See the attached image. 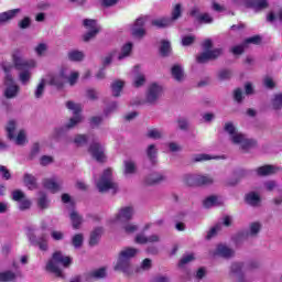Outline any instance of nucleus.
<instances>
[{
  "instance_id": "nucleus-1",
  "label": "nucleus",
  "mask_w": 282,
  "mask_h": 282,
  "mask_svg": "<svg viewBox=\"0 0 282 282\" xmlns=\"http://www.w3.org/2000/svg\"><path fill=\"white\" fill-rule=\"evenodd\" d=\"M137 248L126 247L121 249L117 254V261L113 265L115 272H122L126 276H131L133 274V264L131 263V259L138 256Z\"/></svg>"
},
{
  "instance_id": "nucleus-2",
  "label": "nucleus",
  "mask_w": 282,
  "mask_h": 282,
  "mask_svg": "<svg viewBox=\"0 0 282 282\" xmlns=\"http://www.w3.org/2000/svg\"><path fill=\"white\" fill-rule=\"evenodd\" d=\"M58 265H63V268H69L72 265V258L69 256L63 254L62 251H55L52 256V259L46 264V270L58 276L59 279H64L65 274H63V269Z\"/></svg>"
},
{
  "instance_id": "nucleus-3",
  "label": "nucleus",
  "mask_w": 282,
  "mask_h": 282,
  "mask_svg": "<svg viewBox=\"0 0 282 282\" xmlns=\"http://www.w3.org/2000/svg\"><path fill=\"white\" fill-rule=\"evenodd\" d=\"M12 64H4L2 66L3 72L6 73L4 77V90L3 96L7 100H12L17 98L21 91V87L14 83V78L10 74L12 72Z\"/></svg>"
},
{
  "instance_id": "nucleus-4",
  "label": "nucleus",
  "mask_w": 282,
  "mask_h": 282,
  "mask_svg": "<svg viewBox=\"0 0 282 282\" xmlns=\"http://www.w3.org/2000/svg\"><path fill=\"white\" fill-rule=\"evenodd\" d=\"M96 186L99 193H109V191H112V195L118 193V183L113 181V170L111 167L104 170L99 180L96 181Z\"/></svg>"
},
{
  "instance_id": "nucleus-5",
  "label": "nucleus",
  "mask_w": 282,
  "mask_h": 282,
  "mask_svg": "<svg viewBox=\"0 0 282 282\" xmlns=\"http://www.w3.org/2000/svg\"><path fill=\"white\" fill-rule=\"evenodd\" d=\"M82 122L83 116H74L64 126L54 128L51 138L55 140V142H61V140L67 138L69 131L76 129L77 124H80Z\"/></svg>"
},
{
  "instance_id": "nucleus-6",
  "label": "nucleus",
  "mask_w": 282,
  "mask_h": 282,
  "mask_svg": "<svg viewBox=\"0 0 282 282\" xmlns=\"http://www.w3.org/2000/svg\"><path fill=\"white\" fill-rule=\"evenodd\" d=\"M12 58H13V65L18 70L32 69V67H36V62L33 59L31 61L25 59V57H23L20 51H14Z\"/></svg>"
},
{
  "instance_id": "nucleus-7",
  "label": "nucleus",
  "mask_w": 282,
  "mask_h": 282,
  "mask_svg": "<svg viewBox=\"0 0 282 282\" xmlns=\"http://www.w3.org/2000/svg\"><path fill=\"white\" fill-rule=\"evenodd\" d=\"M229 279L236 282H246V273H243V262H234L229 267Z\"/></svg>"
},
{
  "instance_id": "nucleus-8",
  "label": "nucleus",
  "mask_w": 282,
  "mask_h": 282,
  "mask_svg": "<svg viewBox=\"0 0 282 282\" xmlns=\"http://www.w3.org/2000/svg\"><path fill=\"white\" fill-rule=\"evenodd\" d=\"M162 86L158 85L156 83L151 84L148 88L145 100L149 105H155L160 98H162Z\"/></svg>"
},
{
  "instance_id": "nucleus-9",
  "label": "nucleus",
  "mask_w": 282,
  "mask_h": 282,
  "mask_svg": "<svg viewBox=\"0 0 282 282\" xmlns=\"http://www.w3.org/2000/svg\"><path fill=\"white\" fill-rule=\"evenodd\" d=\"M89 153L97 162H105L106 160L105 147L98 141H93V144L89 147Z\"/></svg>"
},
{
  "instance_id": "nucleus-10",
  "label": "nucleus",
  "mask_w": 282,
  "mask_h": 282,
  "mask_svg": "<svg viewBox=\"0 0 282 282\" xmlns=\"http://www.w3.org/2000/svg\"><path fill=\"white\" fill-rule=\"evenodd\" d=\"M229 140L232 142V144H239L245 151L246 149H250V147H252V140L246 138V134L239 131L229 138Z\"/></svg>"
},
{
  "instance_id": "nucleus-11",
  "label": "nucleus",
  "mask_w": 282,
  "mask_h": 282,
  "mask_svg": "<svg viewBox=\"0 0 282 282\" xmlns=\"http://www.w3.org/2000/svg\"><path fill=\"white\" fill-rule=\"evenodd\" d=\"M31 246H37L43 252L47 251V235L43 234L41 237H36L34 234L28 236Z\"/></svg>"
},
{
  "instance_id": "nucleus-12",
  "label": "nucleus",
  "mask_w": 282,
  "mask_h": 282,
  "mask_svg": "<svg viewBox=\"0 0 282 282\" xmlns=\"http://www.w3.org/2000/svg\"><path fill=\"white\" fill-rule=\"evenodd\" d=\"M42 184L43 187L46 188V191H51V193H58L63 188V181L57 180L56 177L44 178Z\"/></svg>"
},
{
  "instance_id": "nucleus-13",
  "label": "nucleus",
  "mask_w": 282,
  "mask_h": 282,
  "mask_svg": "<svg viewBox=\"0 0 282 282\" xmlns=\"http://www.w3.org/2000/svg\"><path fill=\"white\" fill-rule=\"evenodd\" d=\"M135 215V209L133 206H126L119 209V213L116 216L117 221H131Z\"/></svg>"
},
{
  "instance_id": "nucleus-14",
  "label": "nucleus",
  "mask_w": 282,
  "mask_h": 282,
  "mask_svg": "<svg viewBox=\"0 0 282 282\" xmlns=\"http://www.w3.org/2000/svg\"><path fill=\"white\" fill-rule=\"evenodd\" d=\"M260 232H261V223L256 221V223H251L249 225V229L241 231L239 236L242 239H250V237H258Z\"/></svg>"
},
{
  "instance_id": "nucleus-15",
  "label": "nucleus",
  "mask_w": 282,
  "mask_h": 282,
  "mask_svg": "<svg viewBox=\"0 0 282 282\" xmlns=\"http://www.w3.org/2000/svg\"><path fill=\"white\" fill-rule=\"evenodd\" d=\"M17 279H23V271L17 270L15 272L12 270H7L0 272V282H13Z\"/></svg>"
},
{
  "instance_id": "nucleus-16",
  "label": "nucleus",
  "mask_w": 282,
  "mask_h": 282,
  "mask_svg": "<svg viewBox=\"0 0 282 282\" xmlns=\"http://www.w3.org/2000/svg\"><path fill=\"white\" fill-rule=\"evenodd\" d=\"M162 182H166V175L161 172H152L145 177L148 186H155V184H162Z\"/></svg>"
},
{
  "instance_id": "nucleus-17",
  "label": "nucleus",
  "mask_w": 282,
  "mask_h": 282,
  "mask_svg": "<svg viewBox=\"0 0 282 282\" xmlns=\"http://www.w3.org/2000/svg\"><path fill=\"white\" fill-rule=\"evenodd\" d=\"M21 9H12L0 13V25H6L12 19H17L18 14H21Z\"/></svg>"
},
{
  "instance_id": "nucleus-18",
  "label": "nucleus",
  "mask_w": 282,
  "mask_h": 282,
  "mask_svg": "<svg viewBox=\"0 0 282 282\" xmlns=\"http://www.w3.org/2000/svg\"><path fill=\"white\" fill-rule=\"evenodd\" d=\"M45 80L47 85L56 87V89H63L65 85V80L58 74H48Z\"/></svg>"
},
{
  "instance_id": "nucleus-19",
  "label": "nucleus",
  "mask_w": 282,
  "mask_h": 282,
  "mask_svg": "<svg viewBox=\"0 0 282 282\" xmlns=\"http://www.w3.org/2000/svg\"><path fill=\"white\" fill-rule=\"evenodd\" d=\"M216 254L218 257H223V259H232L235 257V250L225 245H218L216 248Z\"/></svg>"
},
{
  "instance_id": "nucleus-20",
  "label": "nucleus",
  "mask_w": 282,
  "mask_h": 282,
  "mask_svg": "<svg viewBox=\"0 0 282 282\" xmlns=\"http://www.w3.org/2000/svg\"><path fill=\"white\" fill-rule=\"evenodd\" d=\"M172 78L176 80V83H184V67L180 64H175L171 68Z\"/></svg>"
},
{
  "instance_id": "nucleus-21",
  "label": "nucleus",
  "mask_w": 282,
  "mask_h": 282,
  "mask_svg": "<svg viewBox=\"0 0 282 282\" xmlns=\"http://www.w3.org/2000/svg\"><path fill=\"white\" fill-rule=\"evenodd\" d=\"M279 171V167L274 166V165H263L260 166L256 170L257 175H259V177H265L268 175H274V173H276Z\"/></svg>"
},
{
  "instance_id": "nucleus-22",
  "label": "nucleus",
  "mask_w": 282,
  "mask_h": 282,
  "mask_svg": "<svg viewBox=\"0 0 282 282\" xmlns=\"http://www.w3.org/2000/svg\"><path fill=\"white\" fill-rule=\"evenodd\" d=\"M102 232H105V229L102 227H96L91 231L89 242H88L90 248H94V246H98L100 241V237H102Z\"/></svg>"
},
{
  "instance_id": "nucleus-23",
  "label": "nucleus",
  "mask_w": 282,
  "mask_h": 282,
  "mask_svg": "<svg viewBox=\"0 0 282 282\" xmlns=\"http://www.w3.org/2000/svg\"><path fill=\"white\" fill-rule=\"evenodd\" d=\"M23 184L29 188V191H36L39 188V184L36 183V176L25 173L23 175Z\"/></svg>"
},
{
  "instance_id": "nucleus-24",
  "label": "nucleus",
  "mask_w": 282,
  "mask_h": 282,
  "mask_svg": "<svg viewBox=\"0 0 282 282\" xmlns=\"http://www.w3.org/2000/svg\"><path fill=\"white\" fill-rule=\"evenodd\" d=\"M268 0H249V4L247 8H251L254 12H261L268 8Z\"/></svg>"
},
{
  "instance_id": "nucleus-25",
  "label": "nucleus",
  "mask_w": 282,
  "mask_h": 282,
  "mask_svg": "<svg viewBox=\"0 0 282 282\" xmlns=\"http://www.w3.org/2000/svg\"><path fill=\"white\" fill-rule=\"evenodd\" d=\"M37 195V207L40 210H47V208H50V198H47V194L41 191Z\"/></svg>"
},
{
  "instance_id": "nucleus-26",
  "label": "nucleus",
  "mask_w": 282,
  "mask_h": 282,
  "mask_svg": "<svg viewBox=\"0 0 282 282\" xmlns=\"http://www.w3.org/2000/svg\"><path fill=\"white\" fill-rule=\"evenodd\" d=\"M145 153L151 164H158V147L155 144L148 145Z\"/></svg>"
},
{
  "instance_id": "nucleus-27",
  "label": "nucleus",
  "mask_w": 282,
  "mask_h": 282,
  "mask_svg": "<svg viewBox=\"0 0 282 282\" xmlns=\"http://www.w3.org/2000/svg\"><path fill=\"white\" fill-rule=\"evenodd\" d=\"M152 25L154 28H159V30H164V28H171V25H173V22L171 21V18H161L152 20Z\"/></svg>"
},
{
  "instance_id": "nucleus-28",
  "label": "nucleus",
  "mask_w": 282,
  "mask_h": 282,
  "mask_svg": "<svg viewBox=\"0 0 282 282\" xmlns=\"http://www.w3.org/2000/svg\"><path fill=\"white\" fill-rule=\"evenodd\" d=\"M246 203L249 204V206H259V204H261V196L256 192H250L246 195Z\"/></svg>"
},
{
  "instance_id": "nucleus-29",
  "label": "nucleus",
  "mask_w": 282,
  "mask_h": 282,
  "mask_svg": "<svg viewBox=\"0 0 282 282\" xmlns=\"http://www.w3.org/2000/svg\"><path fill=\"white\" fill-rule=\"evenodd\" d=\"M204 208H213L215 206H221L219 198L215 195L208 196L203 200Z\"/></svg>"
},
{
  "instance_id": "nucleus-30",
  "label": "nucleus",
  "mask_w": 282,
  "mask_h": 282,
  "mask_svg": "<svg viewBox=\"0 0 282 282\" xmlns=\"http://www.w3.org/2000/svg\"><path fill=\"white\" fill-rule=\"evenodd\" d=\"M110 87H111V93H112L113 98H119L120 91H122V89L124 87V83L122 80L118 79V80H115Z\"/></svg>"
},
{
  "instance_id": "nucleus-31",
  "label": "nucleus",
  "mask_w": 282,
  "mask_h": 282,
  "mask_svg": "<svg viewBox=\"0 0 282 282\" xmlns=\"http://www.w3.org/2000/svg\"><path fill=\"white\" fill-rule=\"evenodd\" d=\"M69 217H70V221L73 224V228L75 230H78V228H80V224H83V216H80L78 214V212L76 210H73L70 214H69Z\"/></svg>"
},
{
  "instance_id": "nucleus-32",
  "label": "nucleus",
  "mask_w": 282,
  "mask_h": 282,
  "mask_svg": "<svg viewBox=\"0 0 282 282\" xmlns=\"http://www.w3.org/2000/svg\"><path fill=\"white\" fill-rule=\"evenodd\" d=\"M215 184V178L208 174H198V186H213Z\"/></svg>"
},
{
  "instance_id": "nucleus-33",
  "label": "nucleus",
  "mask_w": 282,
  "mask_h": 282,
  "mask_svg": "<svg viewBox=\"0 0 282 282\" xmlns=\"http://www.w3.org/2000/svg\"><path fill=\"white\" fill-rule=\"evenodd\" d=\"M133 50V43L129 42L124 44L121 48V53L118 56V61H122L129 56H131V51Z\"/></svg>"
},
{
  "instance_id": "nucleus-34",
  "label": "nucleus",
  "mask_w": 282,
  "mask_h": 282,
  "mask_svg": "<svg viewBox=\"0 0 282 282\" xmlns=\"http://www.w3.org/2000/svg\"><path fill=\"white\" fill-rule=\"evenodd\" d=\"M183 182L186 186H198V174H185Z\"/></svg>"
},
{
  "instance_id": "nucleus-35",
  "label": "nucleus",
  "mask_w": 282,
  "mask_h": 282,
  "mask_svg": "<svg viewBox=\"0 0 282 282\" xmlns=\"http://www.w3.org/2000/svg\"><path fill=\"white\" fill-rule=\"evenodd\" d=\"M123 173L124 175H135V171H137V166H135V162L131 161V160H127L123 162Z\"/></svg>"
},
{
  "instance_id": "nucleus-36",
  "label": "nucleus",
  "mask_w": 282,
  "mask_h": 282,
  "mask_svg": "<svg viewBox=\"0 0 282 282\" xmlns=\"http://www.w3.org/2000/svg\"><path fill=\"white\" fill-rule=\"evenodd\" d=\"M31 78L32 73L30 72V68L20 69L19 80L22 83V85H28Z\"/></svg>"
},
{
  "instance_id": "nucleus-37",
  "label": "nucleus",
  "mask_w": 282,
  "mask_h": 282,
  "mask_svg": "<svg viewBox=\"0 0 282 282\" xmlns=\"http://www.w3.org/2000/svg\"><path fill=\"white\" fill-rule=\"evenodd\" d=\"M88 279H105L107 270L105 268L96 269L87 274Z\"/></svg>"
},
{
  "instance_id": "nucleus-38",
  "label": "nucleus",
  "mask_w": 282,
  "mask_h": 282,
  "mask_svg": "<svg viewBox=\"0 0 282 282\" xmlns=\"http://www.w3.org/2000/svg\"><path fill=\"white\" fill-rule=\"evenodd\" d=\"M217 78L220 82L230 80V78H232V70L228 68H223L217 72Z\"/></svg>"
},
{
  "instance_id": "nucleus-39",
  "label": "nucleus",
  "mask_w": 282,
  "mask_h": 282,
  "mask_svg": "<svg viewBox=\"0 0 282 282\" xmlns=\"http://www.w3.org/2000/svg\"><path fill=\"white\" fill-rule=\"evenodd\" d=\"M182 18V4L177 3L174 6L172 13H171V22L172 24L175 23V21H177V19Z\"/></svg>"
},
{
  "instance_id": "nucleus-40",
  "label": "nucleus",
  "mask_w": 282,
  "mask_h": 282,
  "mask_svg": "<svg viewBox=\"0 0 282 282\" xmlns=\"http://www.w3.org/2000/svg\"><path fill=\"white\" fill-rule=\"evenodd\" d=\"M147 137L151 140H162V138H164V133L160 129L153 128L148 131Z\"/></svg>"
},
{
  "instance_id": "nucleus-41",
  "label": "nucleus",
  "mask_w": 282,
  "mask_h": 282,
  "mask_svg": "<svg viewBox=\"0 0 282 282\" xmlns=\"http://www.w3.org/2000/svg\"><path fill=\"white\" fill-rule=\"evenodd\" d=\"M161 56H169L171 54V42L169 40H162L160 46Z\"/></svg>"
},
{
  "instance_id": "nucleus-42",
  "label": "nucleus",
  "mask_w": 282,
  "mask_h": 282,
  "mask_svg": "<svg viewBox=\"0 0 282 282\" xmlns=\"http://www.w3.org/2000/svg\"><path fill=\"white\" fill-rule=\"evenodd\" d=\"M122 230L126 232V235H133V232H138V230H140V226L133 223H126L122 226Z\"/></svg>"
},
{
  "instance_id": "nucleus-43",
  "label": "nucleus",
  "mask_w": 282,
  "mask_h": 282,
  "mask_svg": "<svg viewBox=\"0 0 282 282\" xmlns=\"http://www.w3.org/2000/svg\"><path fill=\"white\" fill-rule=\"evenodd\" d=\"M84 242H85V236H83V234H77L72 238V246L76 249L83 248Z\"/></svg>"
},
{
  "instance_id": "nucleus-44",
  "label": "nucleus",
  "mask_w": 282,
  "mask_h": 282,
  "mask_svg": "<svg viewBox=\"0 0 282 282\" xmlns=\"http://www.w3.org/2000/svg\"><path fill=\"white\" fill-rule=\"evenodd\" d=\"M45 83H46L45 79H41V82L36 86L35 91H34V97L36 99L43 98V95L45 94Z\"/></svg>"
},
{
  "instance_id": "nucleus-45",
  "label": "nucleus",
  "mask_w": 282,
  "mask_h": 282,
  "mask_svg": "<svg viewBox=\"0 0 282 282\" xmlns=\"http://www.w3.org/2000/svg\"><path fill=\"white\" fill-rule=\"evenodd\" d=\"M66 107L69 111H73L74 116H80V111H83L80 104H76L74 101H67Z\"/></svg>"
},
{
  "instance_id": "nucleus-46",
  "label": "nucleus",
  "mask_w": 282,
  "mask_h": 282,
  "mask_svg": "<svg viewBox=\"0 0 282 282\" xmlns=\"http://www.w3.org/2000/svg\"><path fill=\"white\" fill-rule=\"evenodd\" d=\"M176 123L181 131H187L188 127H191L188 118H186V117H178L176 120Z\"/></svg>"
},
{
  "instance_id": "nucleus-47",
  "label": "nucleus",
  "mask_w": 282,
  "mask_h": 282,
  "mask_svg": "<svg viewBox=\"0 0 282 282\" xmlns=\"http://www.w3.org/2000/svg\"><path fill=\"white\" fill-rule=\"evenodd\" d=\"M83 25L84 28H86L87 30L91 31V30H100V26H98V22L94 19H85L83 21Z\"/></svg>"
},
{
  "instance_id": "nucleus-48",
  "label": "nucleus",
  "mask_w": 282,
  "mask_h": 282,
  "mask_svg": "<svg viewBox=\"0 0 282 282\" xmlns=\"http://www.w3.org/2000/svg\"><path fill=\"white\" fill-rule=\"evenodd\" d=\"M68 58L73 62H80L85 58V53L82 51H70L68 52Z\"/></svg>"
},
{
  "instance_id": "nucleus-49",
  "label": "nucleus",
  "mask_w": 282,
  "mask_h": 282,
  "mask_svg": "<svg viewBox=\"0 0 282 282\" xmlns=\"http://www.w3.org/2000/svg\"><path fill=\"white\" fill-rule=\"evenodd\" d=\"M219 230H221L220 223L216 224L214 227L210 228V230L207 232L205 239H207V241H210V239H213V237H217V234L219 232Z\"/></svg>"
},
{
  "instance_id": "nucleus-50",
  "label": "nucleus",
  "mask_w": 282,
  "mask_h": 282,
  "mask_svg": "<svg viewBox=\"0 0 282 282\" xmlns=\"http://www.w3.org/2000/svg\"><path fill=\"white\" fill-rule=\"evenodd\" d=\"M192 261H195V253L185 254L180 260L178 268H184V265H187V263H191Z\"/></svg>"
},
{
  "instance_id": "nucleus-51",
  "label": "nucleus",
  "mask_w": 282,
  "mask_h": 282,
  "mask_svg": "<svg viewBox=\"0 0 282 282\" xmlns=\"http://www.w3.org/2000/svg\"><path fill=\"white\" fill-rule=\"evenodd\" d=\"M32 26V18L24 17L22 20L18 22V28L20 30H28V28Z\"/></svg>"
},
{
  "instance_id": "nucleus-52",
  "label": "nucleus",
  "mask_w": 282,
  "mask_h": 282,
  "mask_svg": "<svg viewBox=\"0 0 282 282\" xmlns=\"http://www.w3.org/2000/svg\"><path fill=\"white\" fill-rule=\"evenodd\" d=\"M89 140V135L87 134H77L74 139V143L77 144V147H85Z\"/></svg>"
},
{
  "instance_id": "nucleus-53",
  "label": "nucleus",
  "mask_w": 282,
  "mask_h": 282,
  "mask_svg": "<svg viewBox=\"0 0 282 282\" xmlns=\"http://www.w3.org/2000/svg\"><path fill=\"white\" fill-rule=\"evenodd\" d=\"M197 21L198 23H205V24H210L215 19L210 13H202L200 15H197Z\"/></svg>"
},
{
  "instance_id": "nucleus-54",
  "label": "nucleus",
  "mask_w": 282,
  "mask_h": 282,
  "mask_svg": "<svg viewBox=\"0 0 282 282\" xmlns=\"http://www.w3.org/2000/svg\"><path fill=\"white\" fill-rule=\"evenodd\" d=\"M14 131H17V122L9 121V123L7 126V133H8L9 140H14V138H15Z\"/></svg>"
},
{
  "instance_id": "nucleus-55",
  "label": "nucleus",
  "mask_w": 282,
  "mask_h": 282,
  "mask_svg": "<svg viewBox=\"0 0 282 282\" xmlns=\"http://www.w3.org/2000/svg\"><path fill=\"white\" fill-rule=\"evenodd\" d=\"M224 131L228 133L229 138H231L234 134L238 132L237 127H235V123H232V121L225 123Z\"/></svg>"
},
{
  "instance_id": "nucleus-56",
  "label": "nucleus",
  "mask_w": 282,
  "mask_h": 282,
  "mask_svg": "<svg viewBox=\"0 0 282 282\" xmlns=\"http://www.w3.org/2000/svg\"><path fill=\"white\" fill-rule=\"evenodd\" d=\"M98 32H100V29L90 30L89 32L83 35V41L85 43H89V41L96 39Z\"/></svg>"
},
{
  "instance_id": "nucleus-57",
  "label": "nucleus",
  "mask_w": 282,
  "mask_h": 282,
  "mask_svg": "<svg viewBox=\"0 0 282 282\" xmlns=\"http://www.w3.org/2000/svg\"><path fill=\"white\" fill-rule=\"evenodd\" d=\"M265 89H274L276 87V82L271 76H265L262 80Z\"/></svg>"
},
{
  "instance_id": "nucleus-58",
  "label": "nucleus",
  "mask_w": 282,
  "mask_h": 282,
  "mask_svg": "<svg viewBox=\"0 0 282 282\" xmlns=\"http://www.w3.org/2000/svg\"><path fill=\"white\" fill-rule=\"evenodd\" d=\"M116 111H118V104L117 101H111L104 110V113L105 116H111Z\"/></svg>"
},
{
  "instance_id": "nucleus-59",
  "label": "nucleus",
  "mask_w": 282,
  "mask_h": 282,
  "mask_svg": "<svg viewBox=\"0 0 282 282\" xmlns=\"http://www.w3.org/2000/svg\"><path fill=\"white\" fill-rule=\"evenodd\" d=\"M215 158L209 154H195L192 158V162H207L208 160H214Z\"/></svg>"
},
{
  "instance_id": "nucleus-60",
  "label": "nucleus",
  "mask_w": 282,
  "mask_h": 282,
  "mask_svg": "<svg viewBox=\"0 0 282 282\" xmlns=\"http://www.w3.org/2000/svg\"><path fill=\"white\" fill-rule=\"evenodd\" d=\"M208 61H212L208 51H205L196 56V62L199 64L208 63Z\"/></svg>"
},
{
  "instance_id": "nucleus-61",
  "label": "nucleus",
  "mask_w": 282,
  "mask_h": 282,
  "mask_svg": "<svg viewBox=\"0 0 282 282\" xmlns=\"http://www.w3.org/2000/svg\"><path fill=\"white\" fill-rule=\"evenodd\" d=\"M261 43V36L260 35H254L251 37H248L245 40L243 45L247 47L248 45H259Z\"/></svg>"
},
{
  "instance_id": "nucleus-62",
  "label": "nucleus",
  "mask_w": 282,
  "mask_h": 282,
  "mask_svg": "<svg viewBox=\"0 0 282 282\" xmlns=\"http://www.w3.org/2000/svg\"><path fill=\"white\" fill-rule=\"evenodd\" d=\"M234 100L238 102V105H241V102H243V90L241 88H236L234 90Z\"/></svg>"
},
{
  "instance_id": "nucleus-63",
  "label": "nucleus",
  "mask_w": 282,
  "mask_h": 282,
  "mask_svg": "<svg viewBox=\"0 0 282 282\" xmlns=\"http://www.w3.org/2000/svg\"><path fill=\"white\" fill-rule=\"evenodd\" d=\"M273 109H281L282 107V94H276L272 100Z\"/></svg>"
},
{
  "instance_id": "nucleus-64",
  "label": "nucleus",
  "mask_w": 282,
  "mask_h": 282,
  "mask_svg": "<svg viewBox=\"0 0 282 282\" xmlns=\"http://www.w3.org/2000/svg\"><path fill=\"white\" fill-rule=\"evenodd\" d=\"M151 282H171V276L167 274L155 275L151 279Z\"/></svg>"
}]
</instances>
